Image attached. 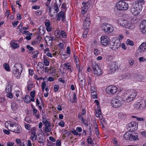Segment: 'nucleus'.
<instances>
[{
    "instance_id": "obj_18",
    "label": "nucleus",
    "mask_w": 146,
    "mask_h": 146,
    "mask_svg": "<svg viewBox=\"0 0 146 146\" xmlns=\"http://www.w3.org/2000/svg\"><path fill=\"white\" fill-rule=\"evenodd\" d=\"M22 92L19 90H17L15 93V94L17 97L16 99V101H20V98H21V96H22Z\"/></svg>"
},
{
    "instance_id": "obj_21",
    "label": "nucleus",
    "mask_w": 146,
    "mask_h": 146,
    "mask_svg": "<svg viewBox=\"0 0 146 146\" xmlns=\"http://www.w3.org/2000/svg\"><path fill=\"white\" fill-rule=\"evenodd\" d=\"M38 30L39 34L41 35H43L45 33V30L44 28L40 26L38 28Z\"/></svg>"
},
{
    "instance_id": "obj_51",
    "label": "nucleus",
    "mask_w": 146,
    "mask_h": 146,
    "mask_svg": "<svg viewBox=\"0 0 146 146\" xmlns=\"http://www.w3.org/2000/svg\"><path fill=\"white\" fill-rule=\"evenodd\" d=\"M33 84H28V86L27 88V89L29 91L31 89V88H33Z\"/></svg>"
},
{
    "instance_id": "obj_23",
    "label": "nucleus",
    "mask_w": 146,
    "mask_h": 146,
    "mask_svg": "<svg viewBox=\"0 0 146 146\" xmlns=\"http://www.w3.org/2000/svg\"><path fill=\"white\" fill-rule=\"evenodd\" d=\"M110 70L112 72H115L117 68V66L115 63H112L110 66Z\"/></svg>"
},
{
    "instance_id": "obj_60",
    "label": "nucleus",
    "mask_w": 146,
    "mask_h": 146,
    "mask_svg": "<svg viewBox=\"0 0 146 146\" xmlns=\"http://www.w3.org/2000/svg\"><path fill=\"white\" fill-rule=\"evenodd\" d=\"M45 127L50 126V123L48 121H46L43 123Z\"/></svg>"
},
{
    "instance_id": "obj_24",
    "label": "nucleus",
    "mask_w": 146,
    "mask_h": 146,
    "mask_svg": "<svg viewBox=\"0 0 146 146\" xmlns=\"http://www.w3.org/2000/svg\"><path fill=\"white\" fill-rule=\"evenodd\" d=\"M131 134L127 132L125 133L124 135V138L126 140H130L131 137Z\"/></svg>"
},
{
    "instance_id": "obj_22",
    "label": "nucleus",
    "mask_w": 146,
    "mask_h": 146,
    "mask_svg": "<svg viewBox=\"0 0 146 146\" xmlns=\"http://www.w3.org/2000/svg\"><path fill=\"white\" fill-rule=\"evenodd\" d=\"M125 24V25L124 27L130 29H131L133 27V24L127 21V20L126 23Z\"/></svg>"
},
{
    "instance_id": "obj_49",
    "label": "nucleus",
    "mask_w": 146,
    "mask_h": 146,
    "mask_svg": "<svg viewBox=\"0 0 146 146\" xmlns=\"http://www.w3.org/2000/svg\"><path fill=\"white\" fill-rule=\"evenodd\" d=\"M42 137H40L39 138L38 142L40 144H42V145H44V140Z\"/></svg>"
},
{
    "instance_id": "obj_57",
    "label": "nucleus",
    "mask_w": 146,
    "mask_h": 146,
    "mask_svg": "<svg viewBox=\"0 0 146 146\" xmlns=\"http://www.w3.org/2000/svg\"><path fill=\"white\" fill-rule=\"evenodd\" d=\"M88 143V144H92L91 138L90 136H88L87 139Z\"/></svg>"
},
{
    "instance_id": "obj_53",
    "label": "nucleus",
    "mask_w": 146,
    "mask_h": 146,
    "mask_svg": "<svg viewBox=\"0 0 146 146\" xmlns=\"http://www.w3.org/2000/svg\"><path fill=\"white\" fill-rule=\"evenodd\" d=\"M18 23L19 22L18 21H13L12 22V24L13 26L15 27L18 24Z\"/></svg>"
},
{
    "instance_id": "obj_52",
    "label": "nucleus",
    "mask_w": 146,
    "mask_h": 146,
    "mask_svg": "<svg viewBox=\"0 0 146 146\" xmlns=\"http://www.w3.org/2000/svg\"><path fill=\"white\" fill-rule=\"evenodd\" d=\"M99 54V52L97 49H95L94 50V54L96 56H98Z\"/></svg>"
},
{
    "instance_id": "obj_13",
    "label": "nucleus",
    "mask_w": 146,
    "mask_h": 146,
    "mask_svg": "<svg viewBox=\"0 0 146 146\" xmlns=\"http://www.w3.org/2000/svg\"><path fill=\"white\" fill-rule=\"evenodd\" d=\"M140 29L143 33L146 34V21H143L140 25Z\"/></svg>"
},
{
    "instance_id": "obj_41",
    "label": "nucleus",
    "mask_w": 146,
    "mask_h": 146,
    "mask_svg": "<svg viewBox=\"0 0 146 146\" xmlns=\"http://www.w3.org/2000/svg\"><path fill=\"white\" fill-rule=\"evenodd\" d=\"M88 30L87 29H85L84 33H83V38H86L87 37V35L88 33Z\"/></svg>"
},
{
    "instance_id": "obj_25",
    "label": "nucleus",
    "mask_w": 146,
    "mask_h": 146,
    "mask_svg": "<svg viewBox=\"0 0 146 146\" xmlns=\"http://www.w3.org/2000/svg\"><path fill=\"white\" fill-rule=\"evenodd\" d=\"M98 111H96V116L97 117H99L102 115V113L101 112L100 108L99 107L97 108Z\"/></svg>"
},
{
    "instance_id": "obj_46",
    "label": "nucleus",
    "mask_w": 146,
    "mask_h": 146,
    "mask_svg": "<svg viewBox=\"0 0 146 146\" xmlns=\"http://www.w3.org/2000/svg\"><path fill=\"white\" fill-rule=\"evenodd\" d=\"M5 91L7 92H9L11 91V88L10 86L8 85L7 86L5 89Z\"/></svg>"
},
{
    "instance_id": "obj_3",
    "label": "nucleus",
    "mask_w": 146,
    "mask_h": 146,
    "mask_svg": "<svg viewBox=\"0 0 146 146\" xmlns=\"http://www.w3.org/2000/svg\"><path fill=\"white\" fill-rule=\"evenodd\" d=\"M102 30L106 34H108L112 32L113 30V27L107 23H104L101 26Z\"/></svg>"
},
{
    "instance_id": "obj_7",
    "label": "nucleus",
    "mask_w": 146,
    "mask_h": 146,
    "mask_svg": "<svg viewBox=\"0 0 146 146\" xmlns=\"http://www.w3.org/2000/svg\"><path fill=\"white\" fill-rule=\"evenodd\" d=\"M142 8L140 6L137 5H133L131 8V11L132 13L134 15L136 16L139 15L141 11Z\"/></svg>"
},
{
    "instance_id": "obj_32",
    "label": "nucleus",
    "mask_w": 146,
    "mask_h": 146,
    "mask_svg": "<svg viewBox=\"0 0 146 146\" xmlns=\"http://www.w3.org/2000/svg\"><path fill=\"white\" fill-rule=\"evenodd\" d=\"M25 101L27 103H29L30 102V98L29 95H26L25 98Z\"/></svg>"
},
{
    "instance_id": "obj_61",
    "label": "nucleus",
    "mask_w": 146,
    "mask_h": 146,
    "mask_svg": "<svg viewBox=\"0 0 146 146\" xmlns=\"http://www.w3.org/2000/svg\"><path fill=\"white\" fill-rule=\"evenodd\" d=\"M14 143L10 141H9L7 143V145L8 146H12L14 145Z\"/></svg>"
},
{
    "instance_id": "obj_39",
    "label": "nucleus",
    "mask_w": 146,
    "mask_h": 146,
    "mask_svg": "<svg viewBox=\"0 0 146 146\" xmlns=\"http://www.w3.org/2000/svg\"><path fill=\"white\" fill-rule=\"evenodd\" d=\"M126 43L127 45H131L132 46H133L134 45L133 42L131 40L129 39H127L126 41Z\"/></svg>"
},
{
    "instance_id": "obj_35",
    "label": "nucleus",
    "mask_w": 146,
    "mask_h": 146,
    "mask_svg": "<svg viewBox=\"0 0 146 146\" xmlns=\"http://www.w3.org/2000/svg\"><path fill=\"white\" fill-rule=\"evenodd\" d=\"M3 67L6 71H10V69L9 67L8 64L7 63L4 64L3 65Z\"/></svg>"
},
{
    "instance_id": "obj_36",
    "label": "nucleus",
    "mask_w": 146,
    "mask_h": 146,
    "mask_svg": "<svg viewBox=\"0 0 146 146\" xmlns=\"http://www.w3.org/2000/svg\"><path fill=\"white\" fill-rule=\"evenodd\" d=\"M38 66L39 68L38 69H41L43 70H44V65L42 63L40 62H39L38 63Z\"/></svg>"
},
{
    "instance_id": "obj_55",
    "label": "nucleus",
    "mask_w": 146,
    "mask_h": 146,
    "mask_svg": "<svg viewBox=\"0 0 146 146\" xmlns=\"http://www.w3.org/2000/svg\"><path fill=\"white\" fill-rule=\"evenodd\" d=\"M46 86V84L45 83V82L44 81L42 83L41 85V87L42 91H43L44 90V89L45 88V87Z\"/></svg>"
},
{
    "instance_id": "obj_1",
    "label": "nucleus",
    "mask_w": 146,
    "mask_h": 146,
    "mask_svg": "<svg viewBox=\"0 0 146 146\" xmlns=\"http://www.w3.org/2000/svg\"><path fill=\"white\" fill-rule=\"evenodd\" d=\"M22 70V65L19 63H17L13 68V73L16 77H19V75L21 74Z\"/></svg>"
},
{
    "instance_id": "obj_4",
    "label": "nucleus",
    "mask_w": 146,
    "mask_h": 146,
    "mask_svg": "<svg viewBox=\"0 0 146 146\" xmlns=\"http://www.w3.org/2000/svg\"><path fill=\"white\" fill-rule=\"evenodd\" d=\"M116 7L117 10H125L128 9L129 7L128 4L124 1H121L118 2L116 4Z\"/></svg>"
},
{
    "instance_id": "obj_8",
    "label": "nucleus",
    "mask_w": 146,
    "mask_h": 146,
    "mask_svg": "<svg viewBox=\"0 0 146 146\" xmlns=\"http://www.w3.org/2000/svg\"><path fill=\"white\" fill-rule=\"evenodd\" d=\"M111 104L112 106L115 108L120 107L122 104L121 101L118 99L114 98L111 100Z\"/></svg>"
},
{
    "instance_id": "obj_34",
    "label": "nucleus",
    "mask_w": 146,
    "mask_h": 146,
    "mask_svg": "<svg viewBox=\"0 0 146 146\" xmlns=\"http://www.w3.org/2000/svg\"><path fill=\"white\" fill-rule=\"evenodd\" d=\"M137 138V135H136V134L135 135H133L132 134H131V139H130L131 141L134 140H136L137 139V140H138Z\"/></svg>"
},
{
    "instance_id": "obj_54",
    "label": "nucleus",
    "mask_w": 146,
    "mask_h": 146,
    "mask_svg": "<svg viewBox=\"0 0 146 146\" xmlns=\"http://www.w3.org/2000/svg\"><path fill=\"white\" fill-rule=\"evenodd\" d=\"M65 66H66L67 68L68 69H70L71 68V66H70L69 64L68 63H66L64 64Z\"/></svg>"
},
{
    "instance_id": "obj_11",
    "label": "nucleus",
    "mask_w": 146,
    "mask_h": 146,
    "mask_svg": "<svg viewBox=\"0 0 146 146\" xmlns=\"http://www.w3.org/2000/svg\"><path fill=\"white\" fill-rule=\"evenodd\" d=\"M128 129L129 130H135L137 129L138 124L136 122L132 121L129 123L128 125Z\"/></svg>"
},
{
    "instance_id": "obj_40",
    "label": "nucleus",
    "mask_w": 146,
    "mask_h": 146,
    "mask_svg": "<svg viewBox=\"0 0 146 146\" xmlns=\"http://www.w3.org/2000/svg\"><path fill=\"white\" fill-rule=\"evenodd\" d=\"M60 34L63 38H65L66 37V33L64 31H61L60 32Z\"/></svg>"
},
{
    "instance_id": "obj_59",
    "label": "nucleus",
    "mask_w": 146,
    "mask_h": 146,
    "mask_svg": "<svg viewBox=\"0 0 146 146\" xmlns=\"http://www.w3.org/2000/svg\"><path fill=\"white\" fill-rule=\"evenodd\" d=\"M42 13V11L41 10H38L35 13V14L36 15H40Z\"/></svg>"
},
{
    "instance_id": "obj_50",
    "label": "nucleus",
    "mask_w": 146,
    "mask_h": 146,
    "mask_svg": "<svg viewBox=\"0 0 146 146\" xmlns=\"http://www.w3.org/2000/svg\"><path fill=\"white\" fill-rule=\"evenodd\" d=\"M35 90H33L30 93V96L32 98H35Z\"/></svg>"
},
{
    "instance_id": "obj_28",
    "label": "nucleus",
    "mask_w": 146,
    "mask_h": 146,
    "mask_svg": "<svg viewBox=\"0 0 146 146\" xmlns=\"http://www.w3.org/2000/svg\"><path fill=\"white\" fill-rule=\"evenodd\" d=\"M11 109L13 111H16L17 109L16 104L15 102H13L11 103Z\"/></svg>"
},
{
    "instance_id": "obj_17",
    "label": "nucleus",
    "mask_w": 146,
    "mask_h": 146,
    "mask_svg": "<svg viewBox=\"0 0 146 146\" xmlns=\"http://www.w3.org/2000/svg\"><path fill=\"white\" fill-rule=\"evenodd\" d=\"M64 12L62 11H61L58 14L57 17V20L58 21H59L60 20V18H61L62 21H64Z\"/></svg>"
},
{
    "instance_id": "obj_43",
    "label": "nucleus",
    "mask_w": 146,
    "mask_h": 146,
    "mask_svg": "<svg viewBox=\"0 0 146 146\" xmlns=\"http://www.w3.org/2000/svg\"><path fill=\"white\" fill-rule=\"evenodd\" d=\"M11 47L13 48H15L19 47V45L17 43L13 42L11 44Z\"/></svg>"
},
{
    "instance_id": "obj_9",
    "label": "nucleus",
    "mask_w": 146,
    "mask_h": 146,
    "mask_svg": "<svg viewBox=\"0 0 146 146\" xmlns=\"http://www.w3.org/2000/svg\"><path fill=\"white\" fill-rule=\"evenodd\" d=\"M101 42L102 45L106 46L109 43V38L106 36H102L101 37Z\"/></svg>"
},
{
    "instance_id": "obj_44",
    "label": "nucleus",
    "mask_w": 146,
    "mask_h": 146,
    "mask_svg": "<svg viewBox=\"0 0 146 146\" xmlns=\"http://www.w3.org/2000/svg\"><path fill=\"white\" fill-rule=\"evenodd\" d=\"M84 75H82L81 73H78V79L80 80V79L84 78Z\"/></svg>"
},
{
    "instance_id": "obj_62",
    "label": "nucleus",
    "mask_w": 146,
    "mask_h": 146,
    "mask_svg": "<svg viewBox=\"0 0 146 146\" xmlns=\"http://www.w3.org/2000/svg\"><path fill=\"white\" fill-rule=\"evenodd\" d=\"M37 71L39 74H41L43 73L44 72V70H41V69H38L37 70Z\"/></svg>"
},
{
    "instance_id": "obj_29",
    "label": "nucleus",
    "mask_w": 146,
    "mask_h": 146,
    "mask_svg": "<svg viewBox=\"0 0 146 146\" xmlns=\"http://www.w3.org/2000/svg\"><path fill=\"white\" fill-rule=\"evenodd\" d=\"M90 22H88L86 21V20H85L83 23V26L85 28V29H86L88 28L90 26Z\"/></svg>"
},
{
    "instance_id": "obj_15",
    "label": "nucleus",
    "mask_w": 146,
    "mask_h": 146,
    "mask_svg": "<svg viewBox=\"0 0 146 146\" xmlns=\"http://www.w3.org/2000/svg\"><path fill=\"white\" fill-rule=\"evenodd\" d=\"M145 106L142 102H138L136 104L134 105V108L137 110H141Z\"/></svg>"
},
{
    "instance_id": "obj_33",
    "label": "nucleus",
    "mask_w": 146,
    "mask_h": 146,
    "mask_svg": "<svg viewBox=\"0 0 146 146\" xmlns=\"http://www.w3.org/2000/svg\"><path fill=\"white\" fill-rule=\"evenodd\" d=\"M131 117L133 118H135L138 121H143L145 119L142 117H139L135 116H132Z\"/></svg>"
},
{
    "instance_id": "obj_47",
    "label": "nucleus",
    "mask_w": 146,
    "mask_h": 146,
    "mask_svg": "<svg viewBox=\"0 0 146 146\" xmlns=\"http://www.w3.org/2000/svg\"><path fill=\"white\" fill-rule=\"evenodd\" d=\"M64 124L65 123L64 121L61 120L58 124L61 127H63L64 126Z\"/></svg>"
},
{
    "instance_id": "obj_64",
    "label": "nucleus",
    "mask_w": 146,
    "mask_h": 146,
    "mask_svg": "<svg viewBox=\"0 0 146 146\" xmlns=\"http://www.w3.org/2000/svg\"><path fill=\"white\" fill-rule=\"evenodd\" d=\"M72 132L74 135H78L80 134L76 130H73L72 131Z\"/></svg>"
},
{
    "instance_id": "obj_20",
    "label": "nucleus",
    "mask_w": 146,
    "mask_h": 146,
    "mask_svg": "<svg viewBox=\"0 0 146 146\" xmlns=\"http://www.w3.org/2000/svg\"><path fill=\"white\" fill-rule=\"evenodd\" d=\"M143 0H137L135 2V4H134L135 5H137V6H140L142 8V5L144 4Z\"/></svg>"
},
{
    "instance_id": "obj_27",
    "label": "nucleus",
    "mask_w": 146,
    "mask_h": 146,
    "mask_svg": "<svg viewBox=\"0 0 146 146\" xmlns=\"http://www.w3.org/2000/svg\"><path fill=\"white\" fill-rule=\"evenodd\" d=\"M118 22L120 25L124 27L125 23H126V20L124 19H120L119 20Z\"/></svg>"
},
{
    "instance_id": "obj_37",
    "label": "nucleus",
    "mask_w": 146,
    "mask_h": 146,
    "mask_svg": "<svg viewBox=\"0 0 146 146\" xmlns=\"http://www.w3.org/2000/svg\"><path fill=\"white\" fill-rule=\"evenodd\" d=\"M54 9H55V11L57 12L59 11V9L58 8V5L56 3H55L53 5Z\"/></svg>"
},
{
    "instance_id": "obj_26",
    "label": "nucleus",
    "mask_w": 146,
    "mask_h": 146,
    "mask_svg": "<svg viewBox=\"0 0 146 146\" xmlns=\"http://www.w3.org/2000/svg\"><path fill=\"white\" fill-rule=\"evenodd\" d=\"M37 137V135L36 132H32L31 136L30 139L33 141H34L35 140Z\"/></svg>"
},
{
    "instance_id": "obj_6",
    "label": "nucleus",
    "mask_w": 146,
    "mask_h": 146,
    "mask_svg": "<svg viewBox=\"0 0 146 146\" xmlns=\"http://www.w3.org/2000/svg\"><path fill=\"white\" fill-rule=\"evenodd\" d=\"M11 127L10 131L17 133H19L21 131V127L18 126L17 123H11L10 124Z\"/></svg>"
},
{
    "instance_id": "obj_58",
    "label": "nucleus",
    "mask_w": 146,
    "mask_h": 146,
    "mask_svg": "<svg viewBox=\"0 0 146 146\" xmlns=\"http://www.w3.org/2000/svg\"><path fill=\"white\" fill-rule=\"evenodd\" d=\"M139 60L140 62H144L146 60V59L143 57H141L139 58Z\"/></svg>"
},
{
    "instance_id": "obj_45",
    "label": "nucleus",
    "mask_w": 146,
    "mask_h": 146,
    "mask_svg": "<svg viewBox=\"0 0 146 146\" xmlns=\"http://www.w3.org/2000/svg\"><path fill=\"white\" fill-rule=\"evenodd\" d=\"M33 54H34L33 55V57L34 58H37L38 53L37 51H35L33 52Z\"/></svg>"
},
{
    "instance_id": "obj_30",
    "label": "nucleus",
    "mask_w": 146,
    "mask_h": 146,
    "mask_svg": "<svg viewBox=\"0 0 146 146\" xmlns=\"http://www.w3.org/2000/svg\"><path fill=\"white\" fill-rule=\"evenodd\" d=\"M44 63L45 65L48 66L49 64V62L47 59V57L46 56H44L43 57Z\"/></svg>"
},
{
    "instance_id": "obj_2",
    "label": "nucleus",
    "mask_w": 146,
    "mask_h": 146,
    "mask_svg": "<svg viewBox=\"0 0 146 146\" xmlns=\"http://www.w3.org/2000/svg\"><path fill=\"white\" fill-rule=\"evenodd\" d=\"M92 67L94 74L95 76H99L102 74V70L96 62H92Z\"/></svg>"
},
{
    "instance_id": "obj_38",
    "label": "nucleus",
    "mask_w": 146,
    "mask_h": 146,
    "mask_svg": "<svg viewBox=\"0 0 146 146\" xmlns=\"http://www.w3.org/2000/svg\"><path fill=\"white\" fill-rule=\"evenodd\" d=\"M50 126L45 127L44 129V131L46 132H50L51 131V128Z\"/></svg>"
},
{
    "instance_id": "obj_42",
    "label": "nucleus",
    "mask_w": 146,
    "mask_h": 146,
    "mask_svg": "<svg viewBox=\"0 0 146 146\" xmlns=\"http://www.w3.org/2000/svg\"><path fill=\"white\" fill-rule=\"evenodd\" d=\"M88 8L85 7H82V13L83 14H84L87 11Z\"/></svg>"
},
{
    "instance_id": "obj_10",
    "label": "nucleus",
    "mask_w": 146,
    "mask_h": 146,
    "mask_svg": "<svg viewBox=\"0 0 146 146\" xmlns=\"http://www.w3.org/2000/svg\"><path fill=\"white\" fill-rule=\"evenodd\" d=\"M120 45V41L119 40H117L111 43V46H112V47H111L110 49L113 50L117 49Z\"/></svg>"
},
{
    "instance_id": "obj_14",
    "label": "nucleus",
    "mask_w": 146,
    "mask_h": 146,
    "mask_svg": "<svg viewBox=\"0 0 146 146\" xmlns=\"http://www.w3.org/2000/svg\"><path fill=\"white\" fill-rule=\"evenodd\" d=\"M133 99L129 97L126 94H125L122 96V100L123 101L126 102H129L132 101Z\"/></svg>"
},
{
    "instance_id": "obj_56",
    "label": "nucleus",
    "mask_w": 146,
    "mask_h": 146,
    "mask_svg": "<svg viewBox=\"0 0 146 146\" xmlns=\"http://www.w3.org/2000/svg\"><path fill=\"white\" fill-rule=\"evenodd\" d=\"M45 25L47 27L50 26V21L47 20V21H46L45 23Z\"/></svg>"
},
{
    "instance_id": "obj_63",
    "label": "nucleus",
    "mask_w": 146,
    "mask_h": 146,
    "mask_svg": "<svg viewBox=\"0 0 146 146\" xmlns=\"http://www.w3.org/2000/svg\"><path fill=\"white\" fill-rule=\"evenodd\" d=\"M7 96L10 98H12L13 97V94L11 93H8L7 94Z\"/></svg>"
},
{
    "instance_id": "obj_12",
    "label": "nucleus",
    "mask_w": 146,
    "mask_h": 146,
    "mask_svg": "<svg viewBox=\"0 0 146 146\" xmlns=\"http://www.w3.org/2000/svg\"><path fill=\"white\" fill-rule=\"evenodd\" d=\"M146 50V43L143 42L141 44L138 48V51L141 53H143Z\"/></svg>"
},
{
    "instance_id": "obj_31",
    "label": "nucleus",
    "mask_w": 146,
    "mask_h": 146,
    "mask_svg": "<svg viewBox=\"0 0 146 146\" xmlns=\"http://www.w3.org/2000/svg\"><path fill=\"white\" fill-rule=\"evenodd\" d=\"M91 87L90 88V90H91V94L92 93H96V91L97 90H96V89L95 88V85H93L92 86H91Z\"/></svg>"
},
{
    "instance_id": "obj_19",
    "label": "nucleus",
    "mask_w": 146,
    "mask_h": 146,
    "mask_svg": "<svg viewBox=\"0 0 146 146\" xmlns=\"http://www.w3.org/2000/svg\"><path fill=\"white\" fill-rule=\"evenodd\" d=\"M118 117L119 118L123 120L126 118V115L125 113L121 112L118 114Z\"/></svg>"
},
{
    "instance_id": "obj_16",
    "label": "nucleus",
    "mask_w": 146,
    "mask_h": 146,
    "mask_svg": "<svg viewBox=\"0 0 146 146\" xmlns=\"http://www.w3.org/2000/svg\"><path fill=\"white\" fill-rule=\"evenodd\" d=\"M126 94L131 98L133 100L135 98L136 95L135 91L134 90H130L127 93H126Z\"/></svg>"
},
{
    "instance_id": "obj_5",
    "label": "nucleus",
    "mask_w": 146,
    "mask_h": 146,
    "mask_svg": "<svg viewBox=\"0 0 146 146\" xmlns=\"http://www.w3.org/2000/svg\"><path fill=\"white\" fill-rule=\"evenodd\" d=\"M117 91V88L115 86H110L106 88V93L110 95L115 94Z\"/></svg>"
},
{
    "instance_id": "obj_48",
    "label": "nucleus",
    "mask_w": 146,
    "mask_h": 146,
    "mask_svg": "<svg viewBox=\"0 0 146 146\" xmlns=\"http://www.w3.org/2000/svg\"><path fill=\"white\" fill-rule=\"evenodd\" d=\"M59 88V86L58 85H56L54 86V90L55 92H57Z\"/></svg>"
}]
</instances>
